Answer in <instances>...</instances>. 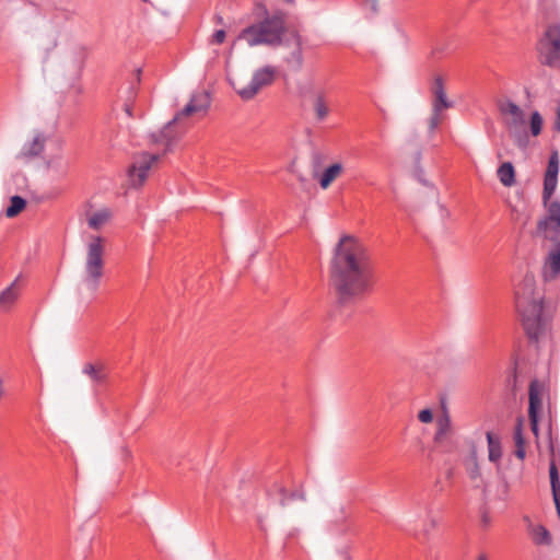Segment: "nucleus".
<instances>
[{
	"mask_svg": "<svg viewBox=\"0 0 560 560\" xmlns=\"http://www.w3.org/2000/svg\"><path fill=\"white\" fill-rule=\"evenodd\" d=\"M530 534L534 542L537 545H549L551 542L550 534L542 525L533 527Z\"/></svg>",
	"mask_w": 560,
	"mask_h": 560,
	"instance_id": "c85d7f7f",
	"label": "nucleus"
},
{
	"mask_svg": "<svg viewBox=\"0 0 560 560\" xmlns=\"http://www.w3.org/2000/svg\"><path fill=\"white\" fill-rule=\"evenodd\" d=\"M530 133L537 137L542 129V117L538 112H534L529 121Z\"/></svg>",
	"mask_w": 560,
	"mask_h": 560,
	"instance_id": "7c9ffc66",
	"label": "nucleus"
},
{
	"mask_svg": "<svg viewBox=\"0 0 560 560\" xmlns=\"http://www.w3.org/2000/svg\"><path fill=\"white\" fill-rule=\"evenodd\" d=\"M3 395H4L3 381L0 377V400L2 399Z\"/></svg>",
	"mask_w": 560,
	"mask_h": 560,
	"instance_id": "79ce46f5",
	"label": "nucleus"
},
{
	"mask_svg": "<svg viewBox=\"0 0 560 560\" xmlns=\"http://www.w3.org/2000/svg\"><path fill=\"white\" fill-rule=\"evenodd\" d=\"M208 107V98L205 94H197L194 95L190 100V102L184 107V109L173 119V121H170L163 130L160 131L159 135L152 136L153 143L161 144L162 153H165L170 147L173 143V138L171 137V132L173 129V125L175 121L180 119L183 116H189L195 113L205 112Z\"/></svg>",
	"mask_w": 560,
	"mask_h": 560,
	"instance_id": "0eeeda50",
	"label": "nucleus"
},
{
	"mask_svg": "<svg viewBox=\"0 0 560 560\" xmlns=\"http://www.w3.org/2000/svg\"><path fill=\"white\" fill-rule=\"evenodd\" d=\"M113 219V212L108 208H101L86 212L88 226L94 231L103 230Z\"/></svg>",
	"mask_w": 560,
	"mask_h": 560,
	"instance_id": "f3484780",
	"label": "nucleus"
},
{
	"mask_svg": "<svg viewBox=\"0 0 560 560\" xmlns=\"http://www.w3.org/2000/svg\"><path fill=\"white\" fill-rule=\"evenodd\" d=\"M331 283L343 302L368 293L373 282V265L365 245L353 236H342L330 262Z\"/></svg>",
	"mask_w": 560,
	"mask_h": 560,
	"instance_id": "f257e3e1",
	"label": "nucleus"
},
{
	"mask_svg": "<svg viewBox=\"0 0 560 560\" xmlns=\"http://www.w3.org/2000/svg\"><path fill=\"white\" fill-rule=\"evenodd\" d=\"M559 174V155L555 151L549 158L545 179H544V192L542 199L545 206L548 208L547 215L538 222V232L544 237L556 241L560 236V202L551 201V199L558 184Z\"/></svg>",
	"mask_w": 560,
	"mask_h": 560,
	"instance_id": "7ed1b4c3",
	"label": "nucleus"
},
{
	"mask_svg": "<svg viewBox=\"0 0 560 560\" xmlns=\"http://www.w3.org/2000/svg\"><path fill=\"white\" fill-rule=\"evenodd\" d=\"M288 3H292L294 0H284Z\"/></svg>",
	"mask_w": 560,
	"mask_h": 560,
	"instance_id": "37998d69",
	"label": "nucleus"
},
{
	"mask_svg": "<svg viewBox=\"0 0 560 560\" xmlns=\"http://www.w3.org/2000/svg\"><path fill=\"white\" fill-rule=\"evenodd\" d=\"M21 294L19 280L15 279L9 287L0 292V312H9Z\"/></svg>",
	"mask_w": 560,
	"mask_h": 560,
	"instance_id": "a211bd4d",
	"label": "nucleus"
},
{
	"mask_svg": "<svg viewBox=\"0 0 560 560\" xmlns=\"http://www.w3.org/2000/svg\"><path fill=\"white\" fill-rule=\"evenodd\" d=\"M492 524V515L488 511H482L480 516V525L483 528L490 527Z\"/></svg>",
	"mask_w": 560,
	"mask_h": 560,
	"instance_id": "f704fd0d",
	"label": "nucleus"
},
{
	"mask_svg": "<svg viewBox=\"0 0 560 560\" xmlns=\"http://www.w3.org/2000/svg\"><path fill=\"white\" fill-rule=\"evenodd\" d=\"M515 456L524 459L526 455L525 439L523 435V420L518 419L514 430Z\"/></svg>",
	"mask_w": 560,
	"mask_h": 560,
	"instance_id": "393cba45",
	"label": "nucleus"
},
{
	"mask_svg": "<svg viewBox=\"0 0 560 560\" xmlns=\"http://www.w3.org/2000/svg\"><path fill=\"white\" fill-rule=\"evenodd\" d=\"M126 112L128 113V115H130L129 107H126Z\"/></svg>",
	"mask_w": 560,
	"mask_h": 560,
	"instance_id": "c03bdc74",
	"label": "nucleus"
},
{
	"mask_svg": "<svg viewBox=\"0 0 560 560\" xmlns=\"http://www.w3.org/2000/svg\"><path fill=\"white\" fill-rule=\"evenodd\" d=\"M293 57L296 59L298 65L300 66L302 63V50L301 47H298V50L293 52Z\"/></svg>",
	"mask_w": 560,
	"mask_h": 560,
	"instance_id": "58836bf2",
	"label": "nucleus"
},
{
	"mask_svg": "<svg viewBox=\"0 0 560 560\" xmlns=\"http://www.w3.org/2000/svg\"><path fill=\"white\" fill-rule=\"evenodd\" d=\"M451 418L447 413H444L436 420V431L433 438L434 443L441 445L451 433Z\"/></svg>",
	"mask_w": 560,
	"mask_h": 560,
	"instance_id": "4be33fe9",
	"label": "nucleus"
},
{
	"mask_svg": "<svg viewBox=\"0 0 560 560\" xmlns=\"http://www.w3.org/2000/svg\"><path fill=\"white\" fill-rule=\"evenodd\" d=\"M363 7L370 13L374 14L378 10V0H363Z\"/></svg>",
	"mask_w": 560,
	"mask_h": 560,
	"instance_id": "72a5a7b5",
	"label": "nucleus"
},
{
	"mask_svg": "<svg viewBox=\"0 0 560 560\" xmlns=\"http://www.w3.org/2000/svg\"><path fill=\"white\" fill-rule=\"evenodd\" d=\"M266 16L258 23L245 27L238 39L245 40L250 47L266 45L279 46L285 33V20L282 13L269 15L265 7H259Z\"/></svg>",
	"mask_w": 560,
	"mask_h": 560,
	"instance_id": "20e7f679",
	"label": "nucleus"
},
{
	"mask_svg": "<svg viewBox=\"0 0 560 560\" xmlns=\"http://www.w3.org/2000/svg\"><path fill=\"white\" fill-rule=\"evenodd\" d=\"M46 167L49 172L60 177L65 176L68 171V164L65 161L61 152L49 156L46 161Z\"/></svg>",
	"mask_w": 560,
	"mask_h": 560,
	"instance_id": "412c9836",
	"label": "nucleus"
},
{
	"mask_svg": "<svg viewBox=\"0 0 560 560\" xmlns=\"http://www.w3.org/2000/svg\"><path fill=\"white\" fill-rule=\"evenodd\" d=\"M555 128L560 131V105L557 108V115H556V121H555Z\"/></svg>",
	"mask_w": 560,
	"mask_h": 560,
	"instance_id": "ea45409f",
	"label": "nucleus"
},
{
	"mask_svg": "<svg viewBox=\"0 0 560 560\" xmlns=\"http://www.w3.org/2000/svg\"><path fill=\"white\" fill-rule=\"evenodd\" d=\"M542 393L544 388L537 381L530 382L528 413L539 412L542 406Z\"/></svg>",
	"mask_w": 560,
	"mask_h": 560,
	"instance_id": "aec40b11",
	"label": "nucleus"
},
{
	"mask_svg": "<svg viewBox=\"0 0 560 560\" xmlns=\"http://www.w3.org/2000/svg\"><path fill=\"white\" fill-rule=\"evenodd\" d=\"M83 373L90 377V380L96 384L102 383L105 380L106 373L102 364L86 363L83 366Z\"/></svg>",
	"mask_w": 560,
	"mask_h": 560,
	"instance_id": "bb28decb",
	"label": "nucleus"
},
{
	"mask_svg": "<svg viewBox=\"0 0 560 560\" xmlns=\"http://www.w3.org/2000/svg\"><path fill=\"white\" fill-rule=\"evenodd\" d=\"M86 58L88 50L84 47H75L69 50L63 57V74L73 85L81 79Z\"/></svg>",
	"mask_w": 560,
	"mask_h": 560,
	"instance_id": "ddd939ff",
	"label": "nucleus"
},
{
	"mask_svg": "<svg viewBox=\"0 0 560 560\" xmlns=\"http://www.w3.org/2000/svg\"><path fill=\"white\" fill-rule=\"evenodd\" d=\"M560 273V242H558L548 253L544 266L542 277L545 280H553Z\"/></svg>",
	"mask_w": 560,
	"mask_h": 560,
	"instance_id": "dca6fc26",
	"label": "nucleus"
},
{
	"mask_svg": "<svg viewBox=\"0 0 560 560\" xmlns=\"http://www.w3.org/2000/svg\"><path fill=\"white\" fill-rule=\"evenodd\" d=\"M541 54L546 65L560 68V23L547 27L541 40Z\"/></svg>",
	"mask_w": 560,
	"mask_h": 560,
	"instance_id": "f8f14e48",
	"label": "nucleus"
},
{
	"mask_svg": "<svg viewBox=\"0 0 560 560\" xmlns=\"http://www.w3.org/2000/svg\"><path fill=\"white\" fill-rule=\"evenodd\" d=\"M226 33L224 30H218L213 33L211 43L213 44H222L225 40Z\"/></svg>",
	"mask_w": 560,
	"mask_h": 560,
	"instance_id": "c9c22d12",
	"label": "nucleus"
},
{
	"mask_svg": "<svg viewBox=\"0 0 560 560\" xmlns=\"http://www.w3.org/2000/svg\"><path fill=\"white\" fill-rule=\"evenodd\" d=\"M419 421L430 423L433 420V413L430 409H423L418 413Z\"/></svg>",
	"mask_w": 560,
	"mask_h": 560,
	"instance_id": "473e14b6",
	"label": "nucleus"
},
{
	"mask_svg": "<svg viewBox=\"0 0 560 560\" xmlns=\"http://www.w3.org/2000/svg\"><path fill=\"white\" fill-rule=\"evenodd\" d=\"M538 11L546 20H551L559 15V8L556 0H539Z\"/></svg>",
	"mask_w": 560,
	"mask_h": 560,
	"instance_id": "cd10ccee",
	"label": "nucleus"
},
{
	"mask_svg": "<svg viewBox=\"0 0 560 560\" xmlns=\"http://www.w3.org/2000/svg\"><path fill=\"white\" fill-rule=\"evenodd\" d=\"M498 178L500 183L505 187H511L515 184V171L510 162L501 164L498 168Z\"/></svg>",
	"mask_w": 560,
	"mask_h": 560,
	"instance_id": "a878e982",
	"label": "nucleus"
},
{
	"mask_svg": "<svg viewBox=\"0 0 560 560\" xmlns=\"http://www.w3.org/2000/svg\"><path fill=\"white\" fill-rule=\"evenodd\" d=\"M416 516L412 535L418 539H428L441 521L440 512L432 504L423 503L418 505Z\"/></svg>",
	"mask_w": 560,
	"mask_h": 560,
	"instance_id": "6e6552de",
	"label": "nucleus"
},
{
	"mask_svg": "<svg viewBox=\"0 0 560 560\" xmlns=\"http://www.w3.org/2000/svg\"><path fill=\"white\" fill-rule=\"evenodd\" d=\"M475 560H489V556L485 552H480Z\"/></svg>",
	"mask_w": 560,
	"mask_h": 560,
	"instance_id": "a19ab883",
	"label": "nucleus"
},
{
	"mask_svg": "<svg viewBox=\"0 0 560 560\" xmlns=\"http://www.w3.org/2000/svg\"><path fill=\"white\" fill-rule=\"evenodd\" d=\"M486 438L488 442L489 460L492 463H498L502 457L500 439L491 432H487Z\"/></svg>",
	"mask_w": 560,
	"mask_h": 560,
	"instance_id": "b1692460",
	"label": "nucleus"
},
{
	"mask_svg": "<svg viewBox=\"0 0 560 560\" xmlns=\"http://www.w3.org/2000/svg\"><path fill=\"white\" fill-rule=\"evenodd\" d=\"M342 173L343 165L341 163L327 166L318 177L320 188L327 189Z\"/></svg>",
	"mask_w": 560,
	"mask_h": 560,
	"instance_id": "6ab92c4d",
	"label": "nucleus"
},
{
	"mask_svg": "<svg viewBox=\"0 0 560 560\" xmlns=\"http://www.w3.org/2000/svg\"><path fill=\"white\" fill-rule=\"evenodd\" d=\"M105 243L103 236L91 234L85 238V259L82 284L94 292L101 283L105 267Z\"/></svg>",
	"mask_w": 560,
	"mask_h": 560,
	"instance_id": "39448f33",
	"label": "nucleus"
},
{
	"mask_svg": "<svg viewBox=\"0 0 560 560\" xmlns=\"http://www.w3.org/2000/svg\"><path fill=\"white\" fill-rule=\"evenodd\" d=\"M515 307L526 335L538 340L548 328L544 293L536 285L534 275L526 273L514 287Z\"/></svg>",
	"mask_w": 560,
	"mask_h": 560,
	"instance_id": "f03ea898",
	"label": "nucleus"
},
{
	"mask_svg": "<svg viewBox=\"0 0 560 560\" xmlns=\"http://www.w3.org/2000/svg\"><path fill=\"white\" fill-rule=\"evenodd\" d=\"M433 113L429 120L430 131H434L442 121V112L452 106L446 97L443 81L440 77L435 78L433 84Z\"/></svg>",
	"mask_w": 560,
	"mask_h": 560,
	"instance_id": "4468645a",
	"label": "nucleus"
},
{
	"mask_svg": "<svg viewBox=\"0 0 560 560\" xmlns=\"http://www.w3.org/2000/svg\"><path fill=\"white\" fill-rule=\"evenodd\" d=\"M533 433L538 435V413H528Z\"/></svg>",
	"mask_w": 560,
	"mask_h": 560,
	"instance_id": "e433bc0d",
	"label": "nucleus"
},
{
	"mask_svg": "<svg viewBox=\"0 0 560 560\" xmlns=\"http://www.w3.org/2000/svg\"><path fill=\"white\" fill-rule=\"evenodd\" d=\"M314 118L317 122L325 121L331 113L329 93L324 88L314 89L310 97Z\"/></svg>",
	"mask_w": 560,
	"mask_h": 560,
	"instance_id": "2eb2a0df",
	"label": "nucleus"
},
{
	"mask_svg": "<svg viewBox=\"0 0 560 560\" xmlns=\"http://www.w3.org/2000/svg\"><path fill=\"white\" fill-rule=\"evenodd\" d=\"M26 206V201L20 196H13L10 199V206L5 209L8 218L16 217Z\"/></svg>",
	"mask_w": 560,
	"mask_h": 560,
	"instance_id": "c756f323",
	"label": "nucleus"
},
{
	"mask_svg": "<svg viewBox=\"0 0 560 560\" xmlns=\"http://www.w3.org/2000/svg\"><path fill=\"white\" fill-rule=\"evenodd\" d=\"M549 476H550L551 490H552V492H556V491H558V489H560V480H559V474H558V469H557L555 462L550 463Z\"/></svg>",
	"mask_w": 560,
	"mask_h": 560,
	"instance_id": "2f4dec72",
	"label": "nucleus"
},
{
	"mask_svg": "<svg viewBox=\"0 0 560 560\" xmlns=\"http://www.w3.org/2000/svg\"><path fill=\"white\" fill-rule=\"evenodd\" d=\"M552 497H553V501L556 504L557 513L560 518V489H558V491H556V492H552Z\"/></svg>",
	"mask_w": 560,
	"mask_h": 560,
	"instance_id": "4c0bfd02",
	"label": "nucleus"
},
{
	"mask_svg": "<svg viewBox=\"0 0 560 560\" xmlns=\"http://www.w3.org/2000/svg\"><path fill=\"white\" fill-rule=\"evenodd\" d=\"M161 154L159 152H142L133 158V162L128 170L129 183L132 187L138 188L145 182L149 171L159 161Z\"/></svg>",
	"mask_w": 560,
	"mask_h": 560,
	"instance_id": "9d476101",
	"label": "nucleus"
},
{
	"mask_svg": "<svg viewBox=\"0 0 560 560\" xmlns=\"http://www.w3.org/2000/svg\"><path fill=\"white\" fill-rule=\"evenodd\" d=\"M49 139V133L40 129L32 130L16 153L15 160L25 164L42 156Z\"/></svg>",
	"mask_w": 560,
	"mask_h": 560,
	"instance_id": "1a4fd4ad",
	"label": "nucleus"
},
{
	"mask_svg": "<svg viewBox=\"0 0 560 560\" xmlns=\"http://www.w3.org/2000/svg\"><path fill=\"white\" fill-rule=\"evenodd\" d=\"M463 465L471 480H476L480 477L477 451L475 447H472L470 453L463 459Z\"/></svg>",
	"mask_w": 560,
	"mask_h": 560,
	"instance_id": "5701e85b",
	"label": "nucleus"
},
{
	"mask_svg": "<svg viewBox=\"0 0 560 560\" xmlns=\"http://www.w3.org/2000/svg\"><path fill=\"white\" fill-rule=\"evenodd\" d=\"M499 110L503 122L510 133L520 147L527 143L525 133V114L523 109L511 101H502L499 104Z\"/></svg>",
	"mask_w": 560,
	"mask_h": 560,
	"instance_id": "423d86ee",
	"label": "nucleus"
},
{
	"mask_svg": "<svg viewBox=\"0 0 560 560\" xmlns=\"http://www.w3.org/2000/svg\"><path fill=\"white\" fill-rule=\"evenodd\" d=\"M277 73L276 67L264 66L253 73L252 80L247 85L235 88V90L243 100H252L262 88L273 82Z\"/></svg>",
	"mask_w": 560,
	"mask_h": 560,
	"instance_id": "9b49d317",
	"label": "nucleus"
}]
</instances>
